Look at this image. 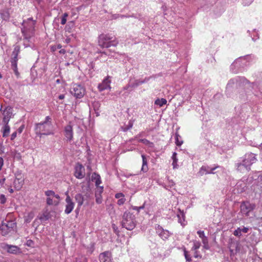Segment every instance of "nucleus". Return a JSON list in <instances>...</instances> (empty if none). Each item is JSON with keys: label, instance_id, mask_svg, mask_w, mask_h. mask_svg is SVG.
Segmentation results:
<instances>
[{"label": "nucleus", "instance_id": "de8ad7c7", "mask_svg": "<svg viewBox=\"0 0 262 262\" xmlns=\"http://www.w3.org/2000/svg\"><path fill=\"white\" fill-rule=\"evenodd\" d=\"M6 202V198L3 194H0V203L2 204H4Z\"/></svg>", "mask_w": 262, "mask_h": 262}, {"label": "nucleus", "instance_id": "7c9ffc66", "mask_svg": "<svg viewBox=\"0 0 262 262\" xmlns=\"http://www.w3.org/2000/svg\"><path fill=\"white\" fill-rule=\"evenodd\" d=\"M166 103L167 100L165 98H158L155 101V104L159 107H162Z\"/></svg>", "mask_w": 262, "mask_h": 262}, {"label": "nucleus", "instance_id": "338daca9", "mask_svg": "<svg viewBox=\"0 0 262 262\" xmlns=\"http://www.w3.org/2000/svg\"><path fill=\"white\" fill-rule=\"evenodd\" d=\"M258 182L262 185V174L258 177Z\"/></svg>", "mask_w": 262, "mask_h": 262}, {"label": "nucleus", "instance_id": "b1692460", "mask_svg": "<svg viewBox=\"0 0 262 262\" xmlns=\"http://www.w3.org/2000/svg\"><path fill=\"white\" fill-rule=\"evenodd\" d=\"M74 198L77 203V208L80 209L84 203V196L81 193H77L75 195Z\"/></svg>", "mask_w": 262, "mask_h": 262}, {"label": "nucleus", "instance_id": "4c0bfd02", "mask_svg": "<svg viewBox=\"0 0 262 262\" xmlns=\"http://www.w3.org/2000/svg\"><path fill=\"white\" fill-rule=\"evenodd\" d=\"M175 185L174 182L172 180H168L167 183L165 184V188L166 189H169V188H171L173 187Z\"/></svg>", "mask_w": 262, "mask_h": 262}, {"label": "nucleus", "instance_id": "f3484780", "mask_svg": "<svg viewBox=\"0 0 262 262\" xmlns=\"http://www.w3.org/2000/svg\"><path fill=\"white\" fill-rule=\"evenodd\" d=\"M236 169L242 173H245L246 172H248L250 170V167L248 166V165H246L243 161L241 160L239 161L236 164Z\"/></svg>", "mask_w": 262, "mask_h": 262}, {"label": "nucleus", "instance_id": "6ab92c4d", "mask_svg": "<svg viewBox=\"0 0 262 262\" xmlns=\"http://www.w3.org/2000/svg\"><path fill=\"white\" fill-rule=\"evenodd\" d=\"M100 262H113L111 253L109 251H105L99 255Z\"/></svg>", "mask_w": 262, "mask_h": 262}, {"label": "nucleus", "instance_id": "c9c22d12", "mask_svg": "<svg viewBox=\"0 0 262 262\" xmlns=\"http://www.w3.org/2000/svg\"><path fill=\"white\" fill-rule=\"evenodd\" d=\"M74 25L75 23L74 21L71 20L69 21L68 25L65 27L66 31L70 32L71 29L74 27Z\"/></svg>", "mask_w": 262, "mask_h": 262}, {"label": "nucleus", "instance_id": "f03ea898", "mask_svg": "<svg viewBox=\"0 0 262 262\" xmlns=\"http://www.w3.org/2000/svg\"><path fill=\"white\" fill-rule=\"evenodd\" d=\"M98 43L99 46L102 48H108L112 46L115 47L118 43L115 40V37L111 34L102 33L98 36Z\"/></svg>", "mask_w": 262, "mask_h": 262}, {"label": "nucleus", "instance_id": "7ed1b4c3", "mask_svg": "<svg viewBox=\"0 0 262 262\" xmlns=\"http://www.w3.org/2000/svg\"><path fill=\"white\" fill-rule=\"evenodd\" d=\"M35 21L36 20H33L32 17H29L27 20L23 21L22 23L23 28L21 29V32L25 39L29 40L33 36Z\"/></svg>", "mask_w": 262, "mask_h": 262}, {"label": "nucleus", "instance_id": "864d4df0", "mask_svg": "<svg viewBox=\"0 0 262 262\" xmlns=\"http://www.w3.org/2000/svg\"><path fill=\"white\" fill-rule=\"evenodd\" d=\"M115 198L118 199V200L124 197V195L123 193L120 192L117 193L115 195Z\"/></svg>", "mask_w": 262, "mask_h": 262}, {"label": "nucleus", "instance_id": "2eb2a0df", "mask_svg": "<svg viewBox=\"0 0 262 262\" xmlns=\"http://www.w3.org/2000/svg\"><path fill=\"white\" fill-rule=\"evenodd\" d=\"M65 201L66 205L64 212L66 214H69L73 211L75 206V204L68 194V192L67 193V196Z\"/></svg>", "mask_w": 262, "mask_h": 262}, {"label": "nucleus", "instance_id": "bb28decb", "mask_svg": "<svg viewBox=\"0 0 262 262\" xmlns=\"http://www.w3.org/2000/svg\"><path fill=\"white\" fill-rule=\"evenodd\" d=\"M179 222L182 225L185 226V214L183 211L179 210V213L177 214Z\"/></svg>", "mask_w": 262, "mask_h": 262}, {"label": "nucleus", "instance_id": "5fc2aeb1", "mask_svg": "<svg viewBox=\"0 0 262 262\" xmlns=\"http://www.w3.org/2000/svg\"><path fill=\"white\" fill-rule=\"evenodd\" d=\"M201 239L204 245H206L208 244V238L207 236H205V237Z\"/></svg>", "mask_w": 262, "mask_h": 262}, {"label": "nucleus", "instance_id": "ea45409f", "mask_svg": "<svg viewBox=\"0 0 262 262\" xmlns=\"http://www.w3.org/2000/svg\"><path fill=\"white\" fill-rule=\"evenodd\" d=\"M62 47L61 45L60 44L57 45H54L51 46V51L53 52L56 51L57 49H60Z\"/></svg>", "mask_w": 262, "mask_h": 262}, {"label": "nucleus", "instance_id": "aec40b11", "mask_svg": "<svg viewBox=\"0 0 262 262\" xmlns=\"http://www.w3.org/2000/svg\"><path fill=\"white\" fill-rule=\"evenodd\" d=\"M64 136L69 141H71L73 138L72 126L69 124L64 127Z\"/></svg>", "mask_w": 262, "mask_h": 262}, {"label": "nucleus", "instance_id": "79ce46f5", "mask_svg": "<svg viewBox=\"0 0 262 262\" xmlns=\"http://www.w3.org/2000/svg\"><path fill=\"white\" fill-rule=\"evenodd\" d=\"M95 198H96V202L97 204H100L102 203V198L101 195L95 194Z\"/></svg>", "mask_w": 262, "mask_h": 262}, {"label": "nucleus", "instance_id": "1a4fd4ad", "mask_svg": "<svg viewBox=\"0 0 262 262\" xmlns=\"http://www.w3.org/2000/svg\"><path fill=\"white\" fill-rule=\"evenodd\" d=\"M15 227L16 223L13 221H7V223L3 222L0 226L1 234L3 236L7 235L13 231Z\"/></svg>", "mask_w": 262, "mask_h": 262}, {"label": "nucleus", "instance_id": "13d9d810", "mask_svg": "<svg viewBox=\"0 0 262 262\" xmlns=\"http://www.w3.org/2000/svg\"><path fill=\"white\" fill-rule=\"evenodd\" d=\"M147 146L150 148H154L155 147V145L153 142H151L149 141L148 144L147 145Z\"/></svg>", "mask_w": 262, "mask_h": 262}, {"label": "nucleus", "instance_id": "680f3d73", "mask_svg": "<svg viewBox=\"0 0 262 262\" xmlns=\"http://www.w3.org/2000/svg\"><path fill=\"white\" fill-rule=\"evenodd\" d=\"M132 208L133 210L137 211L138 212H139V211H140V209L139 208V207L138 206H132Z\"/></svg>", "mask_w": 262, "mask_h": 262}, {"label": "nucleus", "instance_id": "c03bdc74", "mask_svg": "<svg viewBox=\"0 0 262 262\" xmlns=\"http://www.w3.org/2000/svg\"><path fill=\"white\" fill-rule=\"evenodd\" d=\"M103 191V187L102 186L101 187H97V189L95 191V194L101 195V193Z\"/></svg>", "mask_w": 262, "mask_h": 262}, {"label": "nucleus", "instance_id": "4be33fe9", "mask_svg": "<svg viewBox=\"0 0 262 262\" xmlns=\"http://www.w3.org/2000/svg\"><path fill=\"white\" fill-rule=\"evenodd\" d=\"M13 57L11 59V68L15 73V75L18 76L19 73L17 70V56L12 55Z\"/></svg>", "mask_w": 262, "mask_h": 262}, {"label": "nucleus", "instance_id": "5701e85b", "mask_svg": "<svg viewBox=\"0 0 262 262\" xmlns=\"http://www.w3.org/2000/svg\"><path fill=\"white\" fill-rule=\"evenodd\" d=\"M248 231L249 228L247 227H245L244 226L238 227L233 232V235L236 236L240 237L242 235L243 233H246Z\"/></svg>", "mask_w": 262, "mask_h": 262}, {"label": "nucleus", "instance_id": "a18cd8bd", "mask_svg": "<svg viewBox=\"0 0 262 262\" xmlns=\"http://www.w3.org/2000/svg\"><path fill=\"white\" fill-rule=\"evenodd\" d=\"M253 36H252V35H251V37L253 41H255L259 38L258 34V33L256 31L255 29L253 30Z\"/></svg>", "mask_w": 262, "mask_h": 262}, {"label": "nucleus", "instance_id": "774afa93", "mask_svg": "<svg viewBox=\"0 0 262 262\" xmlns=\"http://www.w3.org/2000/svg\"><path fill=\"white\" fill-rule=\"evenodd\" d=\"M5 181V178L1 179L0 180V184H1V185H3L4 184Z\"/></svg>", "mask_w": 262, "mask_h": 262}, {"label": "nucleus", "instance_id": "0eeeda50", "mask_svg": "<svg viewBox=\"0 0 262 262\" xmlns=\"http://www.w3.org/2000/svg\"><path fill=\"white\" fill-rule=\"evenodd\" d=\"M150 77H146L144 79H136L134 78H131L129 79L128 83L125 86L123 87V90H129L138 87V86L145 83H147L150 79Z\"/></svg>", "mask_w": 262, "mask_h": 262}, {"label": "nucleus", "instance_id": "9b49d317", "mask_svg": "<svg viewBox=\"0 0 262 262\" xmlns=\"http://www.w3.org/2000/svg\"><path fill=\"white\" fill-rule=\"evenodd\" d=\"M15 175V179L13 182V186L15 189L19 190L22 188L24 184V178L19 171H17Z\"/></svg>", "mask_w": 262, "mask_h": 262}, {"label": "nucleus", "instance_id": "4468645a", "mask_svg": "<svg viewBox=\"0 0 262 262\" xmlns=\"http://www.w3.org/2000/svg\"><path fill=\"white\" fill-rule=\"evenodd\" d=\"M74 176L78 179H81L84 177L85 169L82 164L78 163L76 165Z\"/></svg>", "mask_w": 262, "mask_h": 262}, {"label": "nucleus", "instance_id": "4d7b16f0", "mask_svg": "<svg viewBox=\"0 0 262 262\" xmlns=\"http://www.w3.org/2000/svg\"><path fill=\"white\" fill-rule=\"evenodd\" d=\"M16 135H17L16 132H14V133H13L11 136V140H13L16 138Z\"/></svg>", "mask_w": 262, "mask_h": 262}, {"label": "nucleus", "instance_id": "8fccbe9b", "mask_svg": "<svg viewBox=\"0 0 262 262\" xmlns=\"http://www.w3.org/2000/svg\"><path fill=\"white\" fill-rule=\"evenodd\" d=\"M138 142H141L143 144H144V145H145L146 146H147L148 144L149 141L146 139H141L138 140Z\"/></svg>", "mask_w": 262, "mask_h": 262}, {"label": "nucleus", "instance_id": "39448f33", "mask_svg": "<svg viewBox=\"0 0 262 262\" xmlns=\"http://www.w3.org/2000/svg\"><path fill=\"white\" fill-rule=\"evenodd\" d=\"M35 130L36 135L41 137V135H50L53 134L52 124L38 123L35 124Z\"/></svg>", "mask_w": 262, "mask_h": 262}, {"label": "nucleus", "instance_id": "a878e982", "mask_svg": "<svg viewBox=\"0 0 262 262\" xmlns=\"http://www.w3.org/2000/svg\"><path fill=\"white\" fill-rule=\"evenodd\" d=\"M7 251L12 254H17L19 252V248L16 246L7 245Z\"/></svg>", "mask_w": 262, "mask_h": 262}, {"label": "nucleus", "instance_id": "bf43d9fd", "mask_svg": "<svg viewBox=\"0 0 262 262\" xmlns=\"http://www.w3.org/2000/svg\"><path fill=\"white\" fill-rule=\"evenodd\" d=\"M61 24L62 25H64L67 22L66 17H61Z\"/></svg>", "mask_w": 262, "mask_h": 262}, {"label": "nucleus", "instance_id": "72a5a7b5", "mask_svg": "<svg viewBox=\"0 0 262 262\" xmlns=\"http://www.w3.org/2000/svg\"><path fill=\"white\" fill-rule=\"evenodd\" d=\"M171 158L173 160L172 164V166H173V168H174V169L177 168H178L177 162H178V160L177 158V153L176 152H174L173 153Z\"/></svg>", "mask_w": 262, "mask_h": 262}, {"label": "nucleus", "instance_id": "393cba45", "mask_svg": "<svg viewBox=\"0 0 262 262\" xmlns=\"http://www.w3.org/2000/svg\"><path fill=\"white\" fill-rule=\"evenodd\" d=\"M132 91H133L132 89H129V90H123V88L122 90L116 91V95L122 96L123 98H126L127 97H128L129 94Z\"/></svg>", "mask_w": 262, "mask_h": 262}, {"label": "nucleus", "instance_id": "423d86ee", "mask_svg": "<svg viewBox=\"0 0 262 262\" xmlns=\"http://www.w3.org/2000/svg\"><path fill=\"white\" fill-rule=\"evenodd\" d=\"M256 207L255 203L249 201L243 202L241 205V212L246 216L252 217L254 215V210Z\"/></svg>", "mask_w": 262, "mask_h": 262}, {"label": "nucleus", "instance_id": "6e6552de", "mask_svg": "<svg viewBox=\"0 0 262 262\" xmlns=\"http://www.w3.org/2000/svg\"><path fill=\"white\" fill-rule=\"evenodd\" d=\"M85 93V88L80 84H73L70 89V93L77 99L82 98Z\"/></svg>", "mask_w": 262, "mask_h": 262}, {"label": "nucleus", "instance_id": "37998d69", "mask_svg": "<svg viewBox=\"0 0 262 262\" xmlns=\"http://www.w3.org/2000/svg\"><path fill=\"white\" fill-rule=\"evenodd\" d=\"M255 95L262 101V89L259 88L258 91H255Z\"/></svg>", "mask_w": 262, "mask_h": 262}, {"label": "nucleus", "instance_id": "f704fd0d", "mask_svg": "<svg viewBox=\"0 0 262 262\" xmlns=\"http://www.w3.org/2000/svg\"><path fill=\"white\" fill-rule=\"evenodd\" d=\"M175 143L179 146H181L183 143L181 136L177 133L175 134Z\"/></svg>", "mask_w": 262, "mask_h": 262}, {"label": "nucleus", "instance_id": "69168bd1", "mask_svg": "<svg viewBox=\"0 0 262 262\" xmlns=\"http://www.w3.org/2000/svg\"><path fill=\"white\" fill-rule=\"evenodd\" d=\"M4 148L1 144H0V154L4 152Z\"/></svg>", "mask_w": 262, "mask_h": 262}, {"label": "nucleus", "instance_id": "3c124183", "mask_svg": "<svg viewBox=\"0 0 262 262\" xmlns=\"http://www.w3.org/2000/svg\"><path fill=\"white\" fill-rule=\"evenodd\" d=\"M198 234L201 238H203L205 237L206 236L205 235V233L204 231L199 230L197 232Z\"/></svg>", "mask_w": 262, "mask_h": 262}, {"label": "nucleus", "instance_id": "473e14b6", "mask_svg": "<svg viewBox=\"0 0 262 262\" xmlns=\"http://www.w3.org/2000/svg\"><path fill=\"white\" fill-rule=\"evenodd\" d=\"M93 179L95 180V185L97 187H99V185L101 183V178L99 174L94 173L92 176Z\"/></svg>", "mask_w": 262, "mask_h": 262}, {"label": "nucleus", "instance_id": "09e8293b", "mask_svg": "<svg viewBox=\"0 0 262 262\" xmlns=\"http://www.w3.org/2000/svg\"><path fill=\"white\" fill-rule=\"evenodd\" d=\"M126 201V199L125 198H122L118 200L117 204L119 206L122 205Z\"/></svg>", "mask_w": 262, "mask_h": 262}, {"label": "nucleus", "instance_id": "e433bc0d", "mask_svg": "<svg viewBox=\"0 0 262 262\" xmlns=\"http://www.w3.org/2000/svg\"><path fill=\"white\" fill-rule=\"evenodd\" d=\"M58 201L53 200V198H47V203L48 205H57L58 204Z\"/></svg>", "mask_w": 262, "mask_h": 262}, {"label": "nucleus", "instance_id": "603ef678", "mask_svg": "<svg viewBox=\"0 0 262 262\" xmlns=\"http://www.w3.org/2000/svg\"><path fill=\"white\" fill-rule=\"evenodd\" d=\"M42 122V123H47V124L52 123L51 118L50 116H47L45 118V121H43Z\"/></svg>", "mask_w": 262, "mask_h": 262}, {"label": "nucleus", "instance_id": "49530a36", "mask_svg": "<svg viewBox=\"0 0 262 262\" xmlns=\"http://www.w3.org/2000/svg\"><path fill=\"white\" fill-rule=\"evenodd\" d=\"M19 52V47L18 46L15 47L13 51L12 52V55L17 56Z\"/></svg>", "mask_w": 262, "mask_h": 262}, {"label": "nucleus", "instance_id": "dca6fc26", "mask_svg": "<svg viewBox=\"0 0 262 262\" xmlns=\"http://www.w3.org/2000/svg\"><path fill=\"white\" fill-rule=\"evenodd\" d=\"M217 168H220V166H217L214 167H210L209 166H202L198 172L200 176H203L207 174H214L215 172L214 170Z\"/></svg>", "mask_w": 262, "mask_h": 262}, {"label": "nucleus", "instance_id": "f8f14e48", "mask_svg": "<svg viewBox=\"0 0 262 262\" xmlns=\"http://www.w3.org/2000/svg\"><path fill=\"white\" fill-rule=\"evenodd\" d=\"M3 115V123H9V120L12 116V108L10 106H7L3 110L1 106L0 109Z\"/></svg>", "mask_w": 262, "mask_h": 262}, {"label": "nucleus", "instance_id": "58836bf2", "mask_svg": "<svg viewBox=\"0 0 262 262\" xmlns=\"http://www.w3.org/2000/svg\"><path fill=\"white\" fill-rule=\"evenodd\" d=\"M200 246H201V243L199 242L194 241L193 242V245L192 249L193 250H196L198 249H199Z\"/></svg>", "mask_w": 262, "mask_h": 262}, {"label": "nucleus", "instance_id": "6e6d98bb", "mask_svg": "<svg viewBox=\"0 0 262 262\" xmlns=\"http://www.w3.org/2000/svg\"><path fill=\"white\" fill-rule=\"evenodd\" d=\"M3 165H4V160H3V158L0 157V171L2 170Z\"/></svg>", "mask_w": 262, "mask_h": 262}, {"label": "nucleus", "instance_id": "f257e3e1", "mask_svg": "<svg viewBox=\"0 0 262 262\" xmlns=\"http://www.w3.org/2000/svg\"><path fill=\"white\" fill-rule=\"evenodd\" d=\"M255 57L253 55H247L237 58L230 66V69L233 73L244 71L251 63L255 62Z\"/></svg>", "mask_w": 262, "mask_h": 262}, {"label": "nucleus", "instance_id": "ddd939ff", "mask_svg": "<svg viewBox=\"0 0 262 262\" xmlns=\"http://www.w3.org/2000/svg\"><path fill=\"white\" fill-rule=\"evenodd\" d=\"M241 160L243 161L246 165L251 167V166L256 161L257 159L256 155L253 153H247L241 158Z\"/></svg>", "mask_w": 262, "mask_h": 262}, {"label": "nucleus", "instance_id": "9d476101", "mask_svg": "<svg viewBox=\"0 0 262 262\" xmlns=\"http://www.w3.org/2000/svg\"><path fill=\"white\" fill-rule=\"evenodd\" d=\"M156 233L163 241L167 240L169 237L172 234L168 230L164 229L159 225H156L155 226Z\"/></svg>", "mask_w": 262, "mask_h": 262}, {"label": "nucleus", "instance_id": "c85d7f7f", "mask_svg": "<svg viewBox=\"0 0 262 262\" xmlns=\"http://www.w3.org/2000/svg\"><path fill=\"white\" fill-rule=\"evenodd\" d=\"M2 131L3 137H7L9 136L10 131V127L8 125V123H4Z\"/></svg>", "mask_w": 262, "mask_h": 262}, {"label": "nucleus", "instance_id": "0e129e2a", "mask_svg": "<svg viewBox=\"0 0 262 262\" xmlns=\"http://www.w3.org/2000/svg\"><path fill=\"white\" fill-rule=\"evenodd\" d=\"M64 97H65V95L64 94H61V95H59L58 99L60 100H62L64 98Z\"/></svg>", "mask_w": 262, "mask_h": 262}, {"label": "nucleus", "instance_id": "cd10ccee", "mask_svg": "<svg viewBox=\"0 0 262 262\" xmlns=\"http://www.w3.org/2000/svg\"><path fill=\"white\" fill-rule=\"evenodd\" d=\"M141 157L142 159V165L141 168V171H142L144 172H145L148 170L147 160L146 159L145 155H142Z\"/></svg>", "mask_w": 262, "mask_h": 262}, {"label": "nucleus", "instance_id": "c756f323", "mask_svg": "<svg viewBox=\"0 0 262 262\" xmlns=\"http://www.w3.org/2000/svg\"><path fill=\"white\" fill-rule=\"evenodd\" d=\"M138 136H137L136 137H135L134 138H132L130 139H129L127 142H126V144H127V147H126V151H132V150H134L135 149V147L134 146H130V145H128V144L129 143H132V145H136V144L135 143H132V142L135 139H137L138 138Z\"/></svg>", "mask_w": 262, "mask_h": 262}, {"label": "nucleus", "instance_id": "412c9836", "mask_svg": "<svg viewBox=\"0 0 262 262\" xmlns=\"http://www.w3.org/2000/svg\"><path fill=\"white\" fill-rule=\"evenodd\" d=\"M242 82L243 84H246L248 82V81L245 77H237L234 79L230 80L227 85V89L230 88L231 86V84H233L235 83Z\"/></svg>", "mask_w": 262, "mask_h": 262}, {"label": "nucleus", "instance_id": "052dcab7", "mask_svg": "<svg viewBox=\"0 0 262 262\" xmlns=\"http://www.w3.org/2000/svg\"><path fill=\"white\" fill-rule=\"evenodd\" d=\"M98 53H101L102 55L104 54L108 56L110 55V54L108 53V51H98Z\"/></svg>", "mask_w": 262, "mask_h": 262}, {"label": "nucleus", "instance_id": "2f4dec72", "mask_svg": "<svg viewBox=\"0 0 262 262\" xmlns=\"http://www.w3.org/2000/svg\"><path fill=\"white\" fill-rule=\"evenodd\" d=\"M45 194L48 196V198H55L57 200L60 199V196L58 194H55L54 191L52 190H47L45 192Z\"/></svg>", "mask_w": 262, "mask_h": 262}, {"label": "nucleus", "instance_id": "a211bd4d", "mask_svg": "<svg viewBox=\"0 0 262 262\" xmlns=\"http://www.w3.org/2000/svg\"><path fill=\"white\" fill-rule=\"evenodd\" d=\"M111 81L110 79V77H106L102 82L101 83L98 85V88L99 90L101 92L105 90L111 89L110 85Z\"/></svg>", "mask_w": 262, "mask_h": 262}, {"label": "nucleus", "instance_id": "20e7f679", "mask_svg": "<svg viewBox=\"0 0 262 262\" xmlns=\"http://www.w3.org/2000/svg\"><path fill=\"white\" fill-rule=\"evenodd\" d=\"M123 227L128 230H132L136 226V220L135 216L130 212L125 211L122 216L121 222Z\"/></svg>", "mask_w": 262, "mask_h": 262}, {"label": "nucleus", "instance_id": "a19ab883", "mask_svg": "<svg viewBox=\"0 0 262 262\" xmlns=\"http://www.w3.org/2000/svg\"><path fill=\"white\" fill-rule=\"evenodd\" d=\"M184 254L185 256V258L187 261H191V257L190 255L188 254V252L185 249L184 250Z\"/></svg>", "mask_w": 262, "mask_h": 262}, {"label": "nucleus", "instance_id": "e2e57ef3", "mask_svg": "<svg viewBox=\"0 0 262 262\" xmlns=\"http://www.w3.org/2000/svg\"><path fill=\"white\" fill-rule=\"evenodd\" d=\"M145 208H146V202H145L144 203V204L142 206L139 207V208L140 209V210L143 209Z\"/></svg>", "mask_w": 262, "mask_h": 262}]
</instances>
